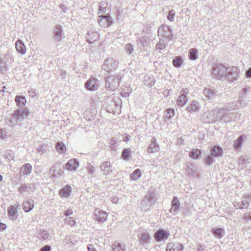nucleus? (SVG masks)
Returning <instances> with one entry per match:
<instances>
[{"label":"nucleus","mask_w":251,"mask_h":251,"mask_svg":"<svg viewBox=\"0 0 251 251\" xmlns=\"http://www.w3.org/2000/svg\"><path fill=\"white\" fill-rule=\"evenodd\" d=\"M71 191V186L69 185H66L59 191V195L62 197L67 198L70 196Z\"/></svg>","instance_id":"nucleus-29"},{"label":"nucleus","mask_w":251,"mask_h":251,"mask_svg":"<svg viewBox=\"0 0 251 251\" xmlns=\"http://www.w3.org/2000/svg\"><path fill=\"white\" fill-rule=\"evenodd\" d=\"M170 233L169 231L163 228H159L154 234V238L156 241L159 242L165 241L168 239Z\"/></svg>","instance_id":"nucleus-10"},{"label":"nucleus","mask_w":251,"mask_h":251,"mask_svg":"<svg viewBox=\"0 0 251 251\" xmlns=\"http://www.w3.org/2000/svg\"><path fill=\"white\" fill-rule=\"evenodd\" d=\"M29 114L27 109H17L12 114L11 118L6 121L8 125L15 126L18 123L23 122Z\"/></svg>","instance_id":"nucleus-2"},{"label":"nucleus","mask_w":251,"mask_h":251,"mask_svg":"<svg viewBox=\"0 0 251 251\" xmlns=\"http://www.w3.org/2000/svg\"><path fill=\"white\" fill-rule=\"evenodd\" d=\"M223 113H224V109H214L209 113L207 117L211 122H217L222 121V115Z\"/></svg>","instance_id":"nucleus-8"},{"label":"nucleus","mask_w":251,"mask_h":251,"mask_svg":"<svg viewBox=\"0 0 251 251\" xmlns=\"http://www.w3.org/2000/svg\"><path fill=\"white\" fill-rule=\"evenodd\" d=\"M28 191V184H24L21 186V187L19 188V192L20 194H23L24 192Z\"/></svg>","instance_id":"nucleus-55"},{"label":"nucleus","mask_w":251,"mask_h":251,"mask_svg":"<svg viewBox=\"0 0 251 251\" xmlns=\"http://www.w3.org/2000/svg\"><path fill=\"white\" fill-rule=\"evenodd\" d=\"M200 109V104L196 100H193L186 108V110L190 113L199 111Z\"/></svg>","instance_id":"nucleus-21"},{"label":"nucleus","mask_w":251,"mask_h":251,"mask_svg":"<svg viewBox=\"0 0 251 251\" xmlns=\"http://www.w3.org/2000/svg\"><path fill=\"white\" fill-rule=\"evenodd\" d=\"M183 63V59L182 57L178 56H176L172 61V63L174 66L176 68H180Z\"/></svg>","instance_id":"nucleus-38"},{"label":"nucleus","mask_w":251,"mask_h":251,"mask_svg":"<svg viewBox=\"0 0 251 251\" xmlns=\"http://www.w3.org/2000/svg\"><path fill=\"white\" fill-rule=\"evenodd\" d=\"M111 11L110 7H102V8H99V14H102L104 13L108 12L107 14L109 13V12Z\"/></svg>","instance_id":"nucleus-56"},{"label":"nucleus","mask_w":251,"mask_h":251,"mask_svg":"<svg viewBox=\"0 0 251 251\" xmlns=\"http://www.w3.org/2000/svg\"><path fill=\"white\" fill-rule=\"evenodd\" d=\"M87 38L88 42L92 44L99 39V34L96 31L90 30L87 33Z\"/></svg>","instance_id":"nucleus-22"},{"label":"nucleus","mask_w":251,"mask_h":251,"mask_svg":"<svg viewBox=\"0 0 251 251\" xmlns=\"http://www.w3.org/2000/svg\"><path fill=\"white\" fill-rule=\"evenodd\" d=\"M56 151L59 153H63L66 151V146L62 142H57L55 146Z\"/></svg>","instance_id":"nucleus-41"},{"label":"nucleus","mask_w":251,"mask_h":251,"mask_svg":"<svg viewBox=\"0 0 251 251\" xmlns=\"http://www.w3.org/2000/svg\"><path fill=\"white\" fill-rule=\"evenodd\" d=\"M211 154L214 157L222 156L223 155V151L222 148L217 145L212 147L211 150Z\"/></svg>","instance_id":"nucleus-27"},{"label":"nucleus","mask_w":251,"mask_h":251,"mask_svg":"<svg viewBox=\"0 0 251 251\" xmlns=\"http://www.w3.org/2000/svg\"><path fill=\"white\" fill-rule=\"evenodd\" d=\"M99 25L102 27H106L113 24V19L109 14L101 15L98 19Z\"/></svg>","instance_id":"nucleus-11"},{"label":"nucleus","mask_w":251,"mask_h":251,"mask_svg":"<svg viewBox=\"0 0 251 251\" xmlns=\"http://www.w3.org/2000/svg\"><path fill=\"white\" fill-rule=\"evenodd\" d=\"M244 141V136L243 135H241L238 137L236 140H235L234 142L233 148L234 149L237 150H238L240 147L241 146Z\"/></svg>","instance_id":"nucleus-39"},{"label":"nucleus","mask_w":251,"mask_h":251,"mask_svg":"<svg viewBox=\"0 0 251 251\" xmlns=\"http://www.w3.org/2000/svg\"><path fill=\"white\" fill-rule=\"evenodd\" d=\"M65 223H67L71 226H74L75 225L76 222L74 219L72 217H66L65 219Z\"/></svg>","instance_id":"nucleus-53"},{"label":"nucleus","mask_w":251,"mask_h":251,"mask_svg":"<svg viewBox=\"0 0 251 251\" xmlns=\"http://www.w3.org/2000/svg\"><path fill=\"white\" fill-rule=\"evenodd\" d=\"M31 165L29 163H26L20 168L19 175L21 176H28L31 173Z\"/></svg>","instance_id":"nucleus-20"},{"label":"nucleus","mask_w":251,"mask_h":251,"mask_svg":"<svg viewBox=\"0 0 251 251\" xmlns=\"http://www.w3.org/2000/svg\"><path fill=\"white\" fill-rule=\"evenodd\" d=\"M88 251H97L93 245L88 244L87 246Z\"/></svg>","instance_id":"nucleus-63"},{"label":"nucleus","mask_w":251,"mask_h":251,"mask_svg":"<svg viewBox=\"0 0 251 251\" xmlns=\"http://www.w3.org/2000/svg\"><path fill=\"white\" fill-rule=\"evenodd\" d=\"M188 90L187 88H183L180 91L179 95L186 96L188 94Z\"/></svg>","instance_id":"nucleus-62"},{"label":"nucleus","mask_w":251,"mask_h":251,"mask_svg":"<svg viewBox=\"0 0 251 251\" xmlns=\"http://www.w3.org/2000/svg\"><path fill=\"white\" fill-rule=\"evenodd\" d=\"M34 203L32 200H25L23 203V208L25 212H30L34 207Z\"/></svg>","instance_id":"nucleus-24"},{"label":"nucleus","mask_w":251,"mask_h":251,"mask_svg":"<svg viewBox=\"0 0 251 251\" xmlns=\"http://www.w3.org/2000/svg\"><path fill=\"white\" fill-rule=\"evenodd\" d=\"M233 113L226 112L225 109H224V113L222 115V121H224L225 122H227L229 121L231 119V115H233Z\"/></svg>","instance_id":"nucleus-44"},{"label":"nucleus","mask_w":251,"mask_h":251,"mask_svg":"<svg viewBox=\"0 0 251 251\" xmlns=\"http://www.w3.org/2000/svg\"><path fill=\"white\" fill-rule=\"evenodd\" d=\"M175 14L176 13L174 10L169 11L168 15L167 16V19L171 22H173L174 20Z\"/></svg>","instance_id":"nucleus-54"},{"label":"nucleus","mask_w":251,"mask_h":251,"mask_svg":"<svg viewBox=\"0 0 251 251\" xmlns=\"http://www.w3.org/2000/svg\"><path fill=\"white\" fill-rule=\"evenodd\" d=\"M184 247L182 244L179 243H168L167 245L166 251H182Z\"/></svg>","instance_id":"nucleus-18"},{"label":"nucleus","mask_w":251,"mask_h":251,"mask_svg":"<svg viewBox=\"0 0 251 251\" xmlns=\"http://www.w3.org/2000/svg\"><path fill=\"white\" fill-rule=\"evenodd\" d=\"M227 68L223 64L215 65L213 69V76L220 80L225 79L227 72Z\"/></svg>","instance_id":"nucleus-3"},{"label":"nucleus","mask_w":251,"mask_h":251,"mask_svg":"<svg viewBox=\"0 0 251 251\" xmlns=\"http://www.w3.org/2000/svg\"><path fill=\"white\" fill-rule=\"evenodd\" d=\"M123 158L125 160H128L130 156V150L129 149H124L122 152Z\"/></svg>","instance_id":"nucleus-46"},{"label":"nucleus","mask_w":251,"mask_h":251,"mask_svg":"<svg viewBox=\"0 0 251 251\" xmlns=\"http://www.w3.org/2000/svg\"><path fill=\"white\" fill-rule=\"evenodd\" d=\"M87 173L88 175H90L93 177L95 176L96 170L95 168L92 165H88L87 167Z\"/></svg>","instance_id":"nucleus-48"},{"label":"nucleus","mask_w":251,"mask_h":251,"mask_svg":"<svg viewBox=\"0 0 251 251\" xmlns=\"http://www.w3.org/2000/svg\"><path fill=\"white\" fill-rule=\"evenodd\" d=\"M150 240V235L146 233H142L139 237L140 242L142 243H149Z\"/></svg>","instance_id":"nucleus-40"},{"label":"nucleus","mask_w":251,"mask_h":251,"mask_svg":"<svg viewBox=\"0 0 251 251\" xmlns=\"http://www.w3.org/2000/svg\"><path fill=\"white\" fill-rule=\"evenodd\" d=\"M189 58L192 60H196L198 57V51L197 49L192 48L189 50Z\"/></svg>","instance_id":"nucleus-37"},{"label":"nucleus","mask_w":251,"mask_h":251,"mask_svg":"<svg viewBox=\"0 0 251 251\" xmlns=\"http://www.w3.org/2000/svg\"><path fill=\"white\" fill-rule=\"evenodd\" d=\"M56 171V167L55 165L51 166L50 169L49 173L52 176H55V172Z\"/></svg>","instance_id":"nucleus-57"},{"label":"nucleus","mask_w":251,"mask_h":251,"mask_svg":"<svg viewBox=\"0 0 251 251\" xmlns=\"http://www.w3.org/2000/svg\"><path fill=\"white\" fill-rule=\"evenodd\" d=\"M189 156L192 159L197 160L201 158V151L198 149H193L191 151L189 152Z\"/></svg>","instance_id":"nucleus-28"},{"label":"nucleus","mask_w":251,"mask_h":251,"mask_svg":"<svg viewBox=\"0 0 251 251\" xmlns=\"http://www.w3.org/2000/svg\"><path fill=\"white\" fill-rule=\"evenodd\" d=\"M15 101L18 107L23 108L26 102L25 97L21 96H16L15 98Z\"/></svg>","instance_id":"nucleus-32"},{"label":"nucleus","mask_w":251,"mask_h":251,"mask_svg":"<svg viewBox=\"0 0 251 251\" xmlns=\"http://www.w3.org/2000/svg\"><path fill=\"white\" fill-rule=\"evenodd\" d=\"M158 35L163 38H165L168 40H172L173 38L172 30L170 26L162 25L158 29Z\"/></svg>","instance_id":"nucleus-5"},{"label":"nucleus","mask_w":251,"mask_h":251,"mask_svg":"<svg viewBox=\"0 0 251 251\" xmlns=\"http://www.w3.org/2000/svg\"><path fill=\"white\" fill-rule=\"evenodd\" d=\"M51 251V247L49 245H46V246H43L40 250V251Z\"/></svg>","instance_id":"nucleus-59"},{"label":"nucleus","mask_w":251,"mask_h":251,"mask_svg":"<svg viewBox=\"0 0 251 251\" xmlns=\"http://www.w3.org/2000/svg\"><path fill=\"white\" fill-rule=\"evenodd\" d=\"M73 213V210L71 209H68L65 210L64 212V215L66 216V217H69L70 215H72Z\"/></svg>","instance_id":"nucleus-58"},{"label":"nucleus","mask_w":251,"mask_h":251,"mask_svg":"<svg viewBox=\"0 0 251 251\" xmlns=\"http://www.w3.org/2000/svg\"><path fill=\"white\" fill-rule=\"evenodd\" d=\"M15 47L16 50L18 52L22 54L25 53L26 48L22 40L18 39L15 43Z\"/></svg>","instance_id":"nucleus-26"},{"label":"nucleus","mask_w":251,"mask_h":251,"mask_svg":"<svg viewBox=\"0 0 251 251\" xmlns=\"http://www.w3.org/2000/svg\"><path fill=\"white\" fill-rule=\"evenodd\" d=\"M6 72V63L5 60L0 58V73L5 74Z\"/></svg>","instance_id":"nucleus-45"},{"label":"nucleus","mask_w":251,"mask_h":251,"mask_svg":"<svg viewBox=\"0 0 251 251\" xmlns=\"http://www.w3.org/2000/svg\"><path fill=\"white\" fill-rule=\"evenodd\" d=\"M121 80L119 75H112L108 77L105 81V88L107 90L113 91L119 86Z\"/></svg>","instance_id":"nucleus-4"},{"label":"nucleus","mask_w":251,"mask_h":251,"mask_svg":"<svg viewBox=\"0 0 251 251\" xmlns=\"http://www.w3.org/2000/svg\"><path fill=\"white\" fill-rule=\"evenodd\" d=\"M35 188H36V184H35L34 183H31V184H29V185H28V191L30 190L31 191H34Z\"/></svg>","instance_id":"nucleus-60"},{"label":"nucleus","mask_w":251,"mask_h":251,"mask_svg":"<svg viewBox=\"0 0 251 251\" xmlns=\"http://www.w3.org/2000/svg\"><path fill=\"white\" fill-rule=\"evenodd\" d=\"M141 176V173L139 169L134 170L130 175V178L132 180H136Z\"/></svg>","instance_id":"nucleus-42"},{"label":"nucleus","mask_w":251,"mask_h":251,"mask_svg":"<svg viewBox=\"0 0 251 251\" xmlns=\"http://www.w3.org/2000/svg\"><path fill=\"white\" fill-rule=\"evenodd\" d=\"M188 98L187 96L179 95L176 100V103L180 107H183L187 103Z\"/></svg>","instance_id":"nucleus-36"},{"label":"nucleus","mask_w":251,"mask_h":251,"mask_svg":"<svg viewBox=\"0 0 251 251\" xmlns=\"http://www.w3.org/2000/svg\"><path fill=\"white\" fill-rule=\"evenodd\" d=\"M79 165V162L76 159H71L64 165V168L68 171H75Z\"/></svg>","instance_id":"nucleus-14"},{"label":"nucleus","mask_w":251,"mask_h":251,"mask_svg":"<svg viewBox=\"0 0 251 251\" xmlns=\"http://www.w3.org/2000/svg\"><path fill=\"white\" fill-rule=\"evenodd\" d=\"M118 62L114 60L112 58L108 57L106 58L103 64L102 65V69L108 73H110L115 70L118 66Z\"/></svg>","instance_id":"nucleus-6"},{"label":"nucleus","mask_w":251,"mask_h":251,"mask_svg":"<svg viewBox=\"0 0 251 251\" xmlns=\"http://www.w3.org/2000/svg\"><path fill=\"white\" fill-rule=\"evenodd\" d=\"M99 86V81L94 77H91L85 83V87L90 91L96 90Z\"/></svg>","instance_id":"nucleus-13"},{"label":"nucleus","mask_w":251,"mask_h":251,"mask_svg":"<svg viewBox=\"0 0 251 251\" xmlns=\"http://www.w3.org/2000/svg\"><path fill=\"white\" fill-rule=\"evenodd\" d=\"M14 157V153L12 151L8 150L5 152L4 155L5 158L8 159L10 161L11 159H13Z\"/></svg>","instance_id":"nucleus-51"},{"label":"nucleus","mask_w":251,"mask_h":251,"mask_svg":"<svg viewBox=\"0 0 251 251\" xmlns=\"http://www.w3.org/2000/svg\"><path fill=\"white\" fill-rule=\"evenodd\" d=\"M211 233L217 238L221 239L223 237L225 233L224 228L215 227L211 229Z\"/></svg>","instance_id":"nucleus-30"},{"label":"nucleus","mask_w":251,"mask_h":251,"mask_svg":"<svg viewBox=\"0 0 251 251\" xmlns=\"http://www.w3.org/2000/svg\"><path fill=\"white\" fill-rule=\"evenodd\" d=\"M100 168L103 174L106 176L113 174V167L109 161L103 162L100 165Z\"/></svg>","instance_id":"nucleus-12"},{"label":"nucleus","mask_w":251,"mask_h":251,"mask_svg":"<svg viewBox=\"0 0 251 251\" xmlns=\"http://www.w3.org/2000/svg\"><path fill=\"white\" fill-rule=\"evenodd\" d=\"M246 200L242 201L241 202H237L234 204V206L236 209H241L244 208H247L249 206V202H248V200L251 199V195H248L247 196H245Z\"/></svg>","instance_id":"nucleus-23"},{"label":"nucleus","mask_w":251,"mask_h":251,"mask_svg":"<svg viewBox=\"0 0 251 251\" xmlns=\"http://www.w3.org/2000/svg\"><path fill=\"white\" fill-rule=\"evenodd\" d=\"M168 45V43L165 42V39L162 37L160 38L159 41L157 43L155 46V49L158 50L159 52L165 49Z\"/></svg>","instance_id":"nucleus-31"},{"label":"nucleus","mask_w":251,"mask_h":251,"mask_svg":"<svg viewBox=\"0 0 251 251\" xmlns=\"http://www.w3.org/2000/svg\"><path fill=\"white\" fill-rule=\"evenodd\" d=\"M239 69L235 66H232L227 69V72L226 74L225 80H228L229 82H233L237 79Z\"/></svg>","instance_id":"nucleus-7"},{"label":"nucleus","mask_w":251,"mask_h":251,"mask_svg":"<svg viewBox=\"0 0 251 251\" xmlns=\"http://www.w3.org/2000/svg\"><path fill=\"white\" fill-rule=\"evenodd\" d=\"M108 213L102 210L96 209L94 212L93 217L95 220L99 223H103L107 220Z\"/></svg>","instance_id":"nucleus-9"},{"label":"nucleus","mask_w":251,"mask_h":251,"mask_svg":"<svg viewBox=\"0 0 251 251\" xmlns=\"http://www.w3.org/2000/svg\"><path fill=\"white\" fill-rule=\"evenodd\" d=\"M203 93L205 97L210 102L213 101L216 98V92L213 88H205L203 90Z\"/></svg>","instance_id":"nucleus-19"},{"label":"nucleus","mask_w":251,"mask_h":251,"mask_svg":"<svg viewBox=\"0 0 251 251\" xmlns=\"http://www.w3.org/2000/svg\"><path fill=\"white\" fill-rule=\"evenodd\" d=\"M145 78L146 80L147 78H149V79H151V81L149 83L147 84V85L151 86H152V85H154V84L155 83V81H154L153 78H150L149 76H145Z\"/></svg>","instance_id":"nucleus-61"},{"label":"nucleus","mask_w":251,"mask_h":251,"mask_svg":"<svg viewBox=\"0 0 251 251\" xmlns=\"http://www.w3.org/2000/svg\"><path fill=\"white\" fill-rule=\"evenodd\" d=\"M18 210L13 205H10L8 208V216L12 220H16L18 217Z\"/></svg>","instance_id":"nucleus-25"},{"label":"nucleus","mask_w":251,"mask_h":251,"mask_svg":"<svg viewBox=\"0 0 251 251\" xmlns=\"http://www.w3.org/2000/svg\"><path fill=\"white\" fill-rule=\"evenodd\" d=\"M111 4L110 0H101L99 5V8L110 7Z\"/></svg>","instance_id":"nucleus-49"},{"label":"nucleus","mask_w":251,"mask_h":251,"mask_svg":"<svg viewBox=\"0 0 251 251\" xmlns=\"http://www.w3.org/2000/svg\"><path fill=\"white\" fill-rule=\"evenodd\" d=\"M113 251H126V249L125 245H122L118 242H115L112 245Z\"/></svg>","instance_id":"nucleus-34"},{"label":"nucleus","mask_w":251,"mask_h":251,"mask_svg":"<svg viewBox=\"0 0 251 251\" xmlns=\"http://www.w3.org/2000/svg\"><path fill=\"white\" fill-rule=\"evenodd\" d=\"M38 237L42 240H50L51 238L50 234L46 230H40L38 233Z\"/></svg>","instance_id":"nucleus-33"},{"label":"nucleus","mask_w":251,"mask_h":251,"mask_svg":"<svg viewBox=\"0 0 251 251\" xmlns=\"http://www.w3.org/2000/svg\"><path fill=\"white\" fill-rule=\"evenodd\" d=\"M246 76L248 78H251V68L246 71Z\"/></svg>","instance_id":"nucleus-64"},{"label":"nucleus","mask_w":251,"mask_h":251,"mask_svg":"<svg viewBox=\"0 0 251 251\" xmlns=\"http://www.w3.org/2000/svg\"><path fill=\"white\" fill-rule=\"evenodd\" d=\"M47 147H48L47 145L42 144V145L38 147V148L37 149V151L39 153H41V154L45 153L47 152Z\"/></svg>","instance_id":"nucleus-52"},{"label":"nucleus","mask_w":251,"mask_h":251,"mask_svg":"<svg viewBox=\"0 0 251 251\" xmlns=\"http://www.w3.org/2000/svg\"><path fill=\"white\" fill-rule=\"evenodd\" d=\"M159 146L156 143V139L155 137H152L151 139V143L147 149L148 153H151L158 151H159Z\"/></svg>","instance_id":"nucleus-17"},{"label":"nucleus","mask_w":251,"mask_h":251,"mask_svg":"<svg viewBox=\"0 0 251 251\" xmlns=\"http://www.w3.org/2000/svg\"><path fill=\"white\" fill-rule=\"evenodd\" d=\"M180 210V202L177 198L174 197L171 202V208L170 212L174 215H176Z\"/></svg>","instance_id":"nucleus-16"},{"label":"nucleus","mask_w":251,"mask_h":251,"mask_svg":"<svg viewBox=\"0 0 251 251\" xmlns=\"http://www.w3.org/2000/svg\"><path fill=\"white\" fill-rule=\"evenodd\" d=\"M250 101L249 98L247 95L240 96V104L242 106H245L247 105Z\"/></svg>","instance_id":"nucleus-43"},{"label":"nucleus","mask_w":251,"mask_h":251,"mask_svg":"<svg viewBox=\"0 0 251 251\" xmlns=\"http://www.w3.org/2000/svg\"><path fill=\"white\" fill-rule=\"evenodd\" d=\"M164 121H167L172 119L175 115V110L173 108H168L165 111Z\"/></svg>","instance_id":"nucleus-35"},{"label":"nucleus","mask_w":251,"mask_h":251,"mask_svg":"<svg viewBox=\"0 0 251 251\" xmlns=\"http://www.w3.org/2000/svg\"><path fill=\"white\" fill-rule=\"evenodd\" d=\"M213 157L214 156L210 154L205 158L204 163H205L206 165L210 166L213 163L214 161Z\"/></svg>","instance_id":"nucleus-47"},{"label":"nucleus","mask_w":251,"mask_h":251,"mask_svg":"<svg viewBox=\"0 0 251 251\" xmlns=\"http://www.w3.org/2000/svg\"><path fill=\"white\" fill-rule=\"evenodd\" d=\"M125 49L126 50V52L129 54H131L134 51L133 45L129 43L127 44L125 46Z\"/></svg>","instance_id":"nucleus-50"},{"label":"nucleus","mask_w":251,"mask_h":251,"mask_svg":"<svg viewBox=\"0 0 251 251\" xmlns=\"http://www.w3.org/2000/svg\"><path fill=\"white\" fill-rule=\"evenodd\" d=\"M64 37L62 26L59 25H56L53 30L54 40L56 42H59Z\"/></svg>","instance_id":"nucleus-15"},{"label":"nucleus","mask_w":251,"mask_h":251,"mask_svg":"<svg viewBox=\"0 0 251 251\" xmlns=\"http://www.w3.org/2000/svg\"><path fill=\"white\" fill-rule=\"evenodd\" d=\"M157 200L155 192L149 191L142 199L140 203V208L145 212L149 211L154 206Z\"/></svg>","instance_id":"nucleus-1"}]
</instances>
